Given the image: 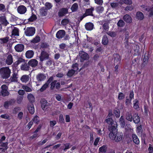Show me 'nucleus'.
<instances>
[{
	"instance_id": "1",
	"label": "nucleus",
	"mask_w": 153,
	"mask_h": 153,
	"mask_svg": "<svg viewBox=\"0 0 153 153\" xmlns=\"http://www.w3.org/2000/svg\"><path fill=\"white\" fill-rule=\"evenodd\" d=\"M116 129L112 130V131L109 133V136L111 139L118 142L122 140L123 134L122 133H117Z\"/></svg>"
},
{
	"instance_id": "2",
	"label": "nucleus",
	"mask_w": 153,
	"mask_h": 153,
	"mask_svg": "<svg viewBox=\"0 0 153 153\" xmlns=\"http://www.w3.org/2000/svg\"><path fill=\"white\" fill-rule=\"evenodd\" d=\"M10 71L8 67L0 69V74L4 78H7L10 75Z\"/></svg>"
},
{
	"instance_id": "3",
	"label": "nucleus",
	"mask_w": 153,
	"mask_h": 153,
	"mask_svg": "<svg viewBox=\"0 0 153 153\" xmlns=\"http://www.w3.org/2000/svg\"><path fill=\"white\" fill-rule=\"evenodd\" d=\"M106 122L109 125V129L112 130L116 128L117 127V122L113 121L111 118H107L105 120Z\"/></svg>"
},
{
	"instance_id": "4",
	"label": "nucleus",
	"mask_w": 153,
	"mask_h": 153,
	"mask_svg": "<svg viewBox=\"0 0 153 153\" xmlns=\"http://www.w3.org/2000/svg\"><path fill=\"white\" fill-rule=\"evenodd\" d=\"M35 29L34 27H30L27 28L25 33L26 35L28 36H31L35 33Z\"/></svg>"
},
{
	"instance_id": "5",
	"label": "nucleus",
	"mask_w": 153,
	"mask_h": 153,
	"mask_svg": "<svg viewBox=\"0 0 153 153\" xmlns=\"http://www.w3.org/2000/svg\"><path fill=\"white\" fill-rule=\"evenodd\" d=\"M1 93L3 96H7L9 95V93L7 91V87L5 85H3L1 87Z\"/></svg>"
},
{
	"instance_id": "6",
	"label": "nucleus",
	"mask_w": 153,
	"mask_h": 153,
	"mask_svg": "<svg viewBox=\"0 0 153 153\" xmlns=\"http://www.w3.org/2000/svg\"><path fill=\"white\" fill-rule=\"evenodd\" d=\"M142 7L143 9L142 10V11L144 12L147 11L149 12L150 16H153V5L152 8H149L144 5L142 6Z\"/></svg>"
},
{
	"instance_id": "7",
	"label": "nucleus",
	"mask_w": 153,
	"mask_h": 153,
	"mask_svg": "<svg viewBox=\"0 0 153 153\" xmlns=\"http://www.w3.org/2000/svg\"><path fill=\"white\" fill-rule=\"evenodd\" d=\"M17 11L20 14H24L27 11V9L23 5H20L17 8Z\"/></svg>"
},
{
	"instance_id": "8",
	"label": "nucleus",
	"mask_w": 153,
	"mask_h": 153,
	"mask_svg": "<svg viewBox=\"0 0 153 153\" xmlns=\"http://www.w3.org/2000/svg\"><path fill=\"white\" fill-rule=\"evenodd\" d=\"M80 56L81 57V61H83V60H87L89 58V56L87 53L81 51L79 53Z\"/></svg>"
},
{
	"instance_id": "9",
	"label": "nucleus",
	"mask_w": 153,
	"mask_h": 153,
	"mask_svg": "<svg viewBox=\"0 0 153 153\" xmlns=\"http://www.w3.org/2000/svg\"><path fill=\"white\" fill-rule=\"evenodd\" d=\"M14 48L16 51L21 52L24 50V46L23 44H18L15 46Z\"/></svg>"
},
{
	"instance_id": "10",
	"label": "nucleus",
	"mask_w": 153,
	"mask_h": 153,
	"mask_svg": "<svg viewBox=\"0 0 153 153\" xmlns=\"http://www.w3.org/2000/svg\"><path fill=\"white\" fill-rule=\"evenodd\" d=\"M53 77H50L47 82V83H45L43 86L40 88V91L41 92L44 91L45 89L48 87L49 84L53 80Z\"/></svg>"
},
{
	"instance_id": "11",
	"label": "nucleus",
	"mask_w": 153,
	"mask_h": 153,
	"mask_svg": "<svg viewBox=\"0 0 153 153\" xmlns=\"http://www.w3.org/2000/svg\"><path fill=\"white\" fill-rule=\"evenodd\" d=\"M65 34V31L63 30H60L57 32L56 36L57 38L61 39L63 37Z\"/></svg>"
},
{
	"instance_id": "12",
	"label": "nucleus",
	"mask_w": 153,
	"mask_h": 153,
	"mask_svg": "<svg viewBox=\"0 0 153 153\" xmlns=\"http://www.w3.org/2000/svg\"><path fill=\"white\" fill-rule=\"evenodd\" d=\"M48 56V54L46 52L42 51L41 53V55L40 56V60L42 61L45 59H47Z\"/></svg>"
},
{
	"instance_id": "13",
	"label": "nucleus",
	"mask_w": 153,
	"mask_h": 153,
	"mask_svg": "<svg viewBox=\"0 0 153 153\" xmlns=\"http://www.w3.org/2000/svg\"><path fill=\"white\" fill-rule=\"evenodd\" d=\"M46 78V76L44 74H38L36 76L37 80L39 81L44 80Z\"/></svg>"
},
{
	"instance_id": "14",
	"label": "nucleus",
	"mask_w": 153,
	"mask_h": 153,
	"mask_svg": "<svg viewBox=\"0 0 153 153\" xmlns=\"http://www.w3.org/2000/svg\"><path fill=\"white\" fill-rule=\"evenodd\" d=\"M94 10V8L91 7V8L86 10L85 13L83 15L84 17L87 16L92 15V11Z\"/></svg>"
},
{
	"instance_id": "15",
	"label": "nucleus",
	"mask_w": 153,
	"mask_h": 153,
	"mask_svg": "<svg viewBox=\"0 0 153 153\" xmlns=\"http://www.w3.org/2000/svg\"><path fill=\"white\" fill-rule=\"evenodd\" d=\"M13 62L12 56L10 54L9 55L7 58L6 62L8 65H11Z\"/></svg>"
},
{
	"instance_id": "16",
	"label": "nucleus",
	"mask_w": 153,
	"mask_h": 153,
	"mask_svg": "<svg viewBox=\"0 0 153 153\" xmlns=\"http://www.w3.org/2000/svg\"><path fill=\"white\" fill-rule=\"evenodd\" d=\"M68 12V9L67 8H63L61 9L59 13V15L62 16H64L65 14Z\"/></svg>"
},
{
	"instance_id": "17",
	"label": "nucleus",
	"mask_w": 153,
	"mask_h": 153,
	"mask_svg": "<svg viewBox=\"0 0 153 153\" xmlns=\"http://www.w3.org/2000/svg\"><path fill=\"white\" fill-rule=\"evenodd\" d=\"M27 108L28 111L31 114H33L34 113L35 109L33 105L32 104H29Z\"/></svg>"
},
{
	"instance_id": "18",
	"label": "nucleus",
	"mask_w": 153,
	"mask_h": 153,
	"mask_svg": "<svg viewBox=\"0 0 153 153\" xmlns=\"http://www.w3.org/2000/svg\"><path fill=\"white\" fill-rule=\"evenodd\" d=\"M0 22L5 25H7L9 23L4 16H0Z\"/></svg>"
},
{
	"instance_id": "19",
	"label": "nucleus",
	"mask_w": 153,
	"mask_h": 153,
	"mask_svg": "<svg viewBox=\"0 0 153 153\" xmlns=\"http://www.w3.org/2000/svg\"><path fill=\"white\" fill-rule=\"evenodd\" d=\"M38 62L34 59H32L28 62V64L32 67L36 66L38 64Z\"/></svg>"
},
{
	"instance_id": "20",
	"label": "nucleus",
	"mask_w": 153,
	"mask_h": 153,
	"mask_svg": "<svg viewBox=\"0 0 153 153\" xmlns=\"http://www.w3.org/2000/svg\"><path fill=\"white\" fill-rule=\"evenodd\" d=\"M133 120L135 123H137L140 121V118L137 113L134 114L133 115Z\"/></svg>"
},
{
	"instance_id": "21",
	"label": "nucleus",
	"mask_w": 153,
	"mask_h": 153,
	"mask_svg": "<svg viewBox=\"0 0 153 153\" xmlns=\"http://www.w3.org/2000/svg\"><path fill=\"white\" fill-rule=\"evenodd\" d=\"M34 55V52L32 51H28L26 53L25 55L27 58H32Z\"/></svg>"
},
{
	"instance_id": "22",
	"label": "nucleus",
	"mask_w": 153,
	"mask_h": 153,
	"mask_svg": "<svg viewBox=\"0 0 153 153\" xmlns=\"http://www.w3.org/2000/svg\"><path fill=\"white\" fill-rule=\"evenodd\" d=\"M94 25L91 23H87L85 24V27L86 29L88 30H92L93 28Z\"/></svg>"
},
{
	"instance_id": "23",
	"label": "nucleus",
	"mask_w": 153,
	"mask_h": 153,
	"mask_svg": "<svg viewBox=\"0 0 153 153\" xmlns=\"http://www.w3.org/2000/svg\"><path fill=\"white\" fill-rule=\"evenodd\" d=\"M137 18L139 20H142L144 18V16L143 13L141 12L138 11L136 13Z\"/></svg>"
},
{
	"instance_id": "24",
	"label": "nucleus",
	"mask_w": 153,
	"mask_h": 153,
	"mask_svg": "<svg viewBox=\"0 0 153 153\" xmlns=\"http://www.w3.org/2000/svg\"><path fill=\"white\" fill-rule=\"evenodd\" d=\"M133 140L134 142L137 144H139L140 143V141L137 135L133 134L132 135Z\"/></svg>"
},
{
	"instance_id": "25",
	"label": "nucleus",
	"mask_w": 153,
	"mask_h": 153,
	"mask_svg": "<svg viewBox=\"0 0 153 153\" xmlns=\"http://www.w3.org/2000/svg\"><path fill=\"white\" fill-rule=\"evenodd\" d=\"M123 19L125 22L128 23H130L132 21L131 17L128 15H125L123 17Z\"/></svg>"
},
{
	"instance_id": "26",
	"label": "nucleus",
	"mask_w": 153,
	"mask_h": 153,
	"mask_svg": "<svg viewBox=\"0 0 153 153\" xmlns=\"http://www.w3.org/2000/svg\"><path fill=\"white\" fill-rule=\"evenodd\" d=\"M29 77L28 75H24L21 77V80L22 82H26L29 80Z\"/></svg>"
},
{
	"instance_id": "27",
	"label": "nucleus",
	"mask_w": 153,
	"mask_h": 153,
	"mask_svg": "<svg viewBox=\"0 0 153 153\" xmlns=\"http://www.w3.org/2000/svg\"><path fill=\"white\" fill-rule=\"evenodd\" d=\"M27 98L29 101L31 102H33L35 101V99L34 96L31 94H28L27 96Z\"/></svg>"
},
{
	"instance_id": "28",
	"label": "nucleus",
	"mask_w": 153,
	"mask_h": 153,
	"mask_svg": "<svg viewBox=\"0 0 153 153\" xmlns=\"http://www.w3.org/2000/svg\"><path fill=\"white\" fill-rule=\"evenodd\" d=\"M48 10L45 9V7H42L40 9V12L42 16H45L47 13Z\"/></svg>"
},
{
	"instance_id": "29",
	"label": "nucleus",
	"mask_w": 153,
	"mask_h": 153,
	"mask_svg": "<svg viewBox=\"0 0 153 153\" xmlns=\"http://www.w3.org/2000/svg\"><path fill=\"white\" fill-rule=\"evenodd\" d=\"M76 74L77 73L74 70V69H71L68 71L67 75L68 77H71Z\"/></svg>"
},
{
	"instance_id": "30",
	"label": "nucleus",
	"mask_w": 153,
	"mask_h": 153,
	"mask_svg": "<svg viewBox=\"0 0 153 153\" xmlns=\"http://www.w3.org/2000/svg\"><path fill=\"white\" fill-rule=\"evenodd\" d=\"M119 3L121 4L125 3L127 4H132L131 0H120Z\"/></svg>"
},
{
	"instance_id": "31",
	"label": "nucleus",
	"mask_w": 153,
	"mask_h": 153,
	"mask_svg": "<svg viewBox=\"0 0 153 153\" xmlns=\"http://www.w3.org/2000/svg\"><path fill=\"white\" fill-rule=\"evenodd\" d=\"M21 70L24 71H28L29 69V66L28 65L25 63L22 64L21 66Z\"/></svg>"
},
{
	"instance_id": "32",
	"label": "nucleus",
	"mask_w": 153,
	"mask_h": 153,
	"mask_svg": "<svg viewBox=\"0 0 153 153\" xmlns=\"http://www.w3.org/2000/svg\"><path fill=\"white\" fill-rule=\"evenodd\" d=\"M19 31L18 28L14 27L12 31V36H19Z\"/></svg>"
},
{
	"instance_id": "33",
	"label": "nucleus",
	"mask_w": 153,
	"mask_h": 153,
	"mask_svg": "<svg viewBox=\"0 0 153 153\" xmlns=\"http://www.w3.org/2000/svg\"><path fill=\"white\" fill-rule=\"evenodd\" d=\"M119 123L121 127H124L125 125V122L123 117L121 116L120 119Z\"/></svg>"
},
{
	"instance_id": "34",
	"label": "nucleus",
	"mask_w": 153,
	"mask_h": 153,
	"mask_svg": "<svg viewBox=\"0 0 153 153\" xmlns=\"http://www.w3.org/2000/svg\"><path fill=\"white\" fill-rule=\"evenodd\" d=\"M72 68V69H74V70L77 74L78 71H79L81 70V69H80L79 71H78L79 68H78V65L76 63L74 64L73 65Z\"/></svg>"
},
{
	"instance_id": "35",
	"label": "nucleus",
	"mask_w": 153,
	"mask_h": 153,
	"mask_svg": "<svg viewBox=\"0 0 153 153\" xmlns=\"http://www.w3.org/2000/svg\"><path fill=\"white\" fill-rule=\"evenodd\" d=\"M78 7V5L77 4L75 3L72 5L71 7V9L72 12H74L77 10Z\"/></svg>"
},
{
	"instance_id": "36",
	"label": "nucleus",
	"mask_w": 153,
	"mask_h": 153,
	"mask_svg": "<svg viewBox=\"0 0 153 153\" xmlns=\"http://www.w3.org/2000/svg\"><path fill=\"white\" fill-rule=\"evenodd\" d=\"M70 23L69 20L67 19H62L61 21V24L63 25H65Z\"/></svg>"
},
{
	"instance_id": "37",
	"label": "nucleus",
	"mask_w": 153,
	"mask_h": 153,
	"mask_svg": "<svg viewBox=\"0 0 153 153\" xmlns=\"http://www.w3.org/2000/svg\"><path fill=\"white\" fill-rule=\"evenodd\" d=\"M108 42V40L106 36H104L103 37L102 42V44L106 45H107Z\"/></svg>"
},
{
	"instance_id": "38",
	"label": "nucleus",
	"mask_w": 153,
	"mask_h": 153,
	"mask_svg": "<svg viewBox=\"0 0 153 153\" xmlns=\"http://www.w3.org/2000/svg\"><path fill=\"white\" fill-rule=\"evenodd\" d=\"M133 103L134 108L136 109H138L139 107L138 101L136 99L134 101Z\"/></svg>"
},
{
	"instance_id": "39",
	"label": "nucleus",
	"mask_w": 153,
	"mask_h": 153,
	"mask_svg": "<svg viewBox=\"0 0 153 153\" xmlns=\"http://www.w3.org/2000/svg\"><path fill=\"white\" fill-rule=\"evenodd\" d=\"M106 149L107 148L106 146H103L100 148L99 149V152L102 153H105L106 151Z\"/></svg>"
},
{
	"instance_id": "40",
	"label": "nucleus",
	"mask_w": 153,
	"mask_h": 153,
	"mask_svg": "<svg viewBox=\"0 0 153 153\" xmlns=\"http://www.w3.org/2000/svg\"><path fill=\"white\" fill-rule=\"evenodd\" d=\"M114 114L117 117H119L120 116V112L119 110L116 109L114 111Z\"/></svg>"
},
{
	"instance_id": "41",
	"label": "nucleus",
	"mask_w": 153,
	"mask_h": 153,
	"mask_svg": "<svg viewBox=\"0 0 153 153\" xmlns=\"http://www.w3.org/2000/svg\"><path fill=\"white\" fill-rule=\"evenodd\" d=\"M96 10L99 13H101L104 10V8L102 7L99 6L97 8Z\"/></svg>"
},
{
	"instance_id": "42",
	"label": "nucleus",
	"mask_w": 153,
	"mask_h": 153,
	"mask_svg": "<svg viewBox=\"0 0 153 153\" xmlns=\"http://www.w3.org/2000/svg\"><path fill=\"white\" fill-rule=\"evenodd\" d=\"M125 97V95L122 92L119 93L118 95V99L119 100H121L123 99Z\"/></svg>"
},
{
	"instance_id": "43",
	"label": "nucleus",
	"mask_w": 153,
	"mask_h": 153,
	"mask_svg": "<svg viewBox=\"0 0 153 153\" xmlns=\"http://www.w3.org/2000/svg\"><path fill=\"white\" fill-rule=\"evenodd\" d=\"M33 121L36 124H38L39 122V117L37 116H35L33 119Z\"/></svg>"
},
{
	"instance_id": "44",
	"label": "nucleus",
	"mask_w": 153,
	"mask_h": 153,
	"mask_svg": "<svg viewBox=\"0 0 153 153\" xmlns=\"http://www.w3.org/2000/svg\"><path fill=\"white\" fill-rule=\"evenodd\" d=\"M126 119L130 121H132V120L131 114V113H127L126 116Z\"/></svg>"
},
{
	"instance_id": "45",
	"label": "nucleus",
	"mask_w": 153,
	"mask_h": 153,
	"mask_svg": "<svg viewBox=\"0 0 153 153\" xmlns=\"http://www.w3.org/2000/svg\"><path fill=\"white\" fill-rule=\"evenodd\" d=\"M45 6L46 7L45 9H47V10H49L51 8L52 5L50 3L46 2L45 4Z\"/></svg>"
},
{
	"instance_id": "46",
	"label": "nucleus",
	"mask_w": 153,
	"mask_h": 153,
	"mask_svg": "<svg viewBox=\"0 0 153 153\" xmlns=\"http://www.w3.org/2000/svg\"><path fill=\"white\" fill-rule=\"evenodd\" d=\"M0 42L1 43H7L8 41V37H6L3 39H0Z\"/></svg>"
},
{
	"instance_id": "47",
	"label": "nucleus",
	"mask_w": 153,
	"mask_h": 153,
	"mask_svg": "<svg viewBox=\"0 0 153 153\" xmlns=\"http://www.w3.org/2000/svg\"><path fill=\"white\" fill-rule=\"evenodd\" d=\"M0 117L2 118L7 120H9L10 119V117L9 115L6 114L1 115Z\"/></svg>"
},
{
	"instance_id": "48",
	"label": "nucleus",
	"mask_w": 153,
	"mask_h": 153,
	"mask_svg": "<svg viewBox=\"0 0 153 153\" xmlns=\"http://www.w3.org/2000/svg\"><path fill=\"white\" fill-rule=\"evenodd\" d=\"M27 92H30L32 91V89L27 86H23L22 87Z\"/></svg>"
},
{
	"instance_id": "49",
	"label": "nucleus",
	"mask_w": 153,
	"mask_h": 153,
	"mask_svg": "<svg viewBox=\"0 0 153 153\" xmlns=\"http://www.w3.org/2000/svg\"><path fill=\"white\" fill-rule=\"evenodd\" d=\"M40 40V38L39 37L37 36L34 39H33L31 42L33 43H36L39 42Z\"/></svg>"
},
{
	"instance_id": "50",
	"label": "nucleus",
	"mask_w": 153,
	"mask_h": 153,
	"mask_svg": "<svg viewBox=\"0 0 153 153\" xmlns=\"http://www.w3.org/2000/svg\"><path fill=\"white\" fill-rule=\"evenodd\" d=\"M124 25V22L122 20H120L117 23V25L118 26L122 27Z\"/></svg>"
},
{
	"instance_id": "51",
	"label": "nucleus",
	"mask_w": 153,
	"mask_h": 153,
	"mask_svg": "<svg viewBox=\"0 0 153 153\" xmlns=\"http://www.w3.org/2000/svg\"><path fill=\"white\" fill-rule=\"evenodd\" d=\"M24 62V60L22 59L19 58L18 60L16 62L15 64L16 65H18L22 62Z\"/></svg>"
},
{
	"instance_id": "52",
	"label": "nucleus",
	"mask_w": 153,
	"mask_h": 153,
	"mask_svg": "<svg viewBox=\"0 0 153 153\" xmlns=\"http://www.w3.org/2000/svg\"><path fill=\"white\" fill-rule=\"evenodd\" d=\"M107 34L112 37H114L116 36V33L114 32H109L107 33Z\"/></svg>"
},
{
	"instance_id": "53",
	"label": "nucleus",
	"mask_w": 153,
	"mask_h": 153,
	"mask_svg": "<svg viewBox=\"0 0 153 153\" xmlns=\"http://www.w3.org/2000/svg\"><path fill=\"white\" fill-rule=\"evenodd\" d=\"M36 19V16L34 15H33L29 19V20L30 21L33 22Z\"/></svg>"
},
{
	"instance_id": "54",
	"label": "nucleus",
	"mask_w": 153,
	"mask_h": 153,
	"mask_svg": "<svg viewBox=\"0 0 153 153\" xmlns=\"http://www.w3.org/2000/svg\"><path fill=\"white\" fill-rule=\"evenodd\" d=\"M111 5L113 8H116L118 6V4L116 2L112 3H111Z\"/></svg>"
},
{
	"instance_id": "55",
	"label": "nucleus",
	"mask_w": 153,
	"mask_h": 153,
	"mask_svg": "<svg viewBox=\"0 0 153 153\" xmlns=\"http://www.w3.org/2000/svg\"><path fill=\"white\" fill-rule=\"evenodd\" d=\"M133 7L132 5L127 6L126 7L125 10H131L133 9Z\"/></svg>"
},
{
	"instance_id": "56",
	"label": "nucleus",
	"mask_w": 153,
	"mask_h": 153,
	"mask_svg": "<svg viewBox=\"0 0 153 153\" xmlns=\"http://www.w3.org/2000/svg\"><path fill=\"white\" fill-rule=\"evenodd\" d=\"M5 8V6L3 4H0V10L4 11Z\"/></svg>"
},
{
	"instance_id": "57",
	"label": "nucleus",
	"mask_w": 153,
	"mask_h": 153,
	"mask_svg": "<svg viewBox=\"0 0 153 153\" xmlns=\"http://www.w3.org/2000/svg\"><path fill=\"white\" fill-rule=\"evenodd\" d=\"M18 78L17 75L16 74H15V75H14L12 79V81H17V79Z\"/></svg>"
},
{
	"instance_id": "58",
	"label": "nucleus",
	"mask_w": 153,
	"mask_h": 153,
	"mask_svg": "<svg viewBox=\"0 0 153 153\" xmlns=\"http://www.w3.org/2000/svg\"><path fill=\"white\" fill-rule=\"evenodd\" d=\"M95 3L98 4H101L103 3L102 0H94Z\"/></svg>"
},
{
	"instance_id": "59",
	"label": "nucleus",
	"mask_w": 153,
	"mask_h": 153,
	"mask_svg": "<svg viewBox=\"0 0 153 153\" xmlns=\"http://www.w3.org/2000/svg\"><path fill=\"white\" fill-rule=\"evenodd\" d=\"M142 131V128L141 126H140L138 127L137 128V133L141 132Z\"/></svg>"
},
{
	"instance_id": "60",
	"label": "nucleus",
	"mask_w": 153,
	"mask_h": 153,
	"mask_svg": "<svg viewBox=\"0 0 153 153\" xmlns=\"http://www.w3.org/2000/svg\"><path fill=\"white\" fill-rule=\"evenodd\" d=\"M64 146H65V148L64 149V150L65 151L66 149H69L70 147V144L68 143L65 144Z\"/></svg>"
},
{
	"instance_id": "61",
	"label": "nucleus",
	"mask_w": 153,
	"mask_h": 153,
	"mask_svg": "<svg viewBox=\"0 0 153 153\" xmlns=\"http://www.w3.org/2000/svg\"><path fill=\"white\" fill-rule=\"evenodd\" d=\"M25 92L24 91L22 90H19L18 91V94L19 95L22 96L24 94Z\"/></svg>"
},
{
	"instance_id": "62",
	"label": "nucleus",
	"mask_w": 153,
	"mask_h": 153,
	"mask_svg": "<svg viewBox=\"0 0 153 153\" xmlns=\"http://www.w3.org/2000/svg\"><path fill=\"white\" fill-rule=\"evenodd\" d=\"M131 100L127 99L126 100V104L127 105H129L131 104Z\"/></svg>"
},
{
	"instance_id": "63",
	"label": "nucleus",
	"mask_w": 153,
	"mask_h": 153,
	"mask_svg": "<svg viewBox=\"0 0 153 153\" xmlns=\"http://www.w3.org/2000/svg\"><path fill=\"white\" fill-rule=\"evenodd\" d=\"M148 151V153H153V147L152 146H149V147Z\"/></svg>"
},
{
	"instance_id": "64",
	"label": "nucleus",
	"mask_w": 153,
	"mask_h": 153,
	"mask_svg": "<svg viewBox=\"0 0 153 153\" xmlns=\"http://www.w3.org/2000/svg\"><path fill=\"white\" fill-rule=\"evenodd\" d=\"M55 97L56 99L59 101H60L61 100V96L60 95H56Z\"/></svg>"
}]
</instances>
